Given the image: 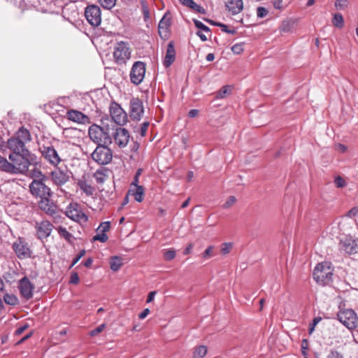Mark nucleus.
Returning <instances> with one entry per match:
<instances>
[{
  "mask_svg": "<svg viewBox=\"0 0 358 358\" xmlns=\"http://www.w3.org/2000/svg\"><path fill=\"white\" fill-rule=\"evenodd\" d=\"M8 159L10 162L0 157V170L10 174L26 175L29 166L37 164L36 156L31 152L9 155Z\"/></svg>",
  "mask_w": 358,
  "mask_h": 358,
  "instance_id": "f257e3e1",
  "label": "nucleus"
},
{
  "mask_svg": "<svg viewBox=\"0 0 358 358\" xmlns=\"http://www.w3.org/2000/svg\"><path fill=\"white\" fill-rule=\"evenodd\" d=\"M37 174L38 178L34 179L29 186L31 194L34 196L40 199L45 196H52L53 192L45 184V181L47 180L46 176L40 171H37Z\"/></svg>",
  "mask_w": 358,
  "mask_h": 358,
  "instance_id": "f03ea898",
  "label": "nucleus"
},
{
  "mask_svg": "<svg viewBox=\"0 0 358 358\" xmlns=\"http://www.w3.org/2000/svg\"><path fill=\"white\" fill-rule=\"evenodd\" d=\"M88 135L90 138L96 145L110 144L112 143L108 126L101 127L94 124L89 127Z\"/></svg>",
  "mask_w": 358,
  "mask_h": 358,
  "instance_id": "7ed1b4c3",
  "label": "nucleus"
},
{
  "mask_svg": "<svg viewBox=\"0 0 358 358\" xmlns=\"http://www.w3.org/2000/svg\"><path fill=\"white\" fill-rule=\"evenodd\" d=\"M313 275L317 284L322 286L329 285L333 280V269L330 266V263L322 262L317 264Z\"/></svg>",
  "mask_w": 358,
  "mask_h": 358,
  "instance_id": "20e7f679",
  "label": "nucleus"
},
{
  "mask_svg": "<svg viewBox=\"0 0 358 358\" xmlns=\"http://www.w3.org/2000/svg\"><path fill=\"white\" fill-rule=\"evenodd\" d=\"M107 145H97L96 149L91 154L92 159L99 165H106L113 159L112 150Z\"/></svg>",
  "mask_w": 358,
  "mask_h": 358,
  "instance_id": "39448f33",
  "label": "nucleus"
},
{
  "mask_svg": "<svg viewBox=\"0 0 358 358\" xmlns=\"http://www.w3.org/2000/svg\"><path fill=\"white\" fill-rule=\"evenodd\" d=\"M131 56L129 44L124 41L116 43L114 48L113 57L115 62L118 64H122L129 59Z\"/></svg>",
  "mask_w": 358,
  "mask_h": 358,
  "instance_id": "423d86ee",
  "label": "nucleus"
},
{
  "mask_svg": "<svg viewBox=\"0 0 358 358\" xmlns=\"http://www.w3.org/2000/svg\"><path fill=\"white\" fill-rule=\"evenodd\" d=\"M338 320L349 329H355L357 326L358 317L352 309L340 311L338 314Z\"/></svg>",
  "mask_w": 358,
  "mask_h": 358,
  "instance_id": "0eeeda50",
  "label": "nucleus"
},
{
  "mask_svg": "<svg viewBox=\"0 0 358 358\" xmlns=\"http://www.w3.org/2000/svg\"><path fill=\"white\" fill-rule=\"evenodd\" d=\"M42 157L51 165L56 167L61 162L57 151L52 145H42L39 148Z\"/></svg>",
  "mask_w": 358,
  "mask_h": 358,
  "instance_id": "6e6552de",
  "label": "nucleus"
},
{
  "mask_svg": "<svg viewBox=\"0 0 358 358\" xmlns=\"http://www.w3.org/2000/svg\"><path fill=\"white\" fill-rule=\"evenodd\" d=\"M145 63L141 61L135 62L132 65L129 73L131 82L135 85H138L143 82L145 77Z\"/></svg>",
  "mask_w": 358,
  "mask_h": 358,
  "instance_id": "1a4fd4ad",
  "label": "nucleus"
},
{
  "mask_svg": "<svg viewBox=\"0 0 358 358\" xmlns=\"http://www.w3.org/2000/svg\"><path fill=\"white\" fill-rule=\"evenodd\" d=\"M66 215L77 222H86L87 216L81 210L80 206L77 203H71L66 209Z\"/></svg>",
  "mask_w": 358,
  "mask_h": 358,
  "instance_id": "9d476101",
  "label": "nucleus"
},
{
  "mask_svg": "<svg viewBox=\"0 0 358 358\" xmlns=\"http://www.w3.org/2000/svg\"><path fill=\"white\" fill-rule=\"evenodd\" d=\"M71 175V171L66 166L55 168L50 173L52 181L57 186H62L66 184L69 180Z\"/></svg>",
  "mask_w": 358,
  "mask_h": 358,
  "instance_id": "9b49d317",
  "label": "nucleus"
},
{
  "mask_svg": "<svg viewBox=\"0 0 358 358\" xmlns=\"http://www.w3.org/2000/svg\"><path fill=\"white\" fill-rule=\"evenodd\" d=\"M13 249L20 259H27L31 256V250L28 243L23 238H17L13 244Z\"/></svg>",
  "mask_w": 358,
  "mask_h": 358,
  "instance_id": "f8f14e48",
  "label": "nucleus"
},
{
  "mask_svg": "<svg viewBox=\"0 0 358 358\" xmlns=\"http://www.w3.org/2000/svg\"><path fill=\"white\" fill-rule=\"evenodd\" d=\"M110 114L112 120L117 125H124L127 121L126 112L116 103H111L110 106Z\"/></svg>",
  "mask_w": 358,
  "mask_h": 358,
  "instance_id": "ddd939ff",
  "label": "nucleus"
},
{
  "mask_svg": "<svg viewBox=\"0 0 358 358\" xmlns=\"http://www.w3.org/2000/svg\"><path fill=\"white\" fill-rule=\"evenodd\" d=\"M85 15L87 22L94 27H97L101 24V10L95 5L88 6L85 8Z\"/></svg>",
  "mask_w": 358,
  "mask_h": 358,
  "instance_id": "4468645a",
  "label": "nucleus"
},
{
  "mask_svg": "<svg viewBox=\"0 0 358 358\" xmlns=\"http://www.w3.org/2000/svg\"><path fill=\"white\" fill-rule=\"evenodd\" d=\"M144 113L143 103L138 98H132L129 103V114L134 120H140Z\"/></svg>",
  "mask_w": 358,
  "mask_h": 358,
  "instance_id": "2eb2a0df",
  "label": "nucleus"
},
{
  "mask_svg": "<svg viewBox=\"0 0 358 358\" xmlns=\"http://www.w3.org/2000/svg\"><path fill=\"white\" fill-rule=\"evenodd\" d=\"M18 289L21 295L27 300L33 297L34 285L30 282L27 277L25 276L20 280Z\"/></svg>",
  "mask_w": 358,
  "mask_h": 358,
  "instance_id": "dca6fc26",
  "label": "nucleus"
},
{
  "mask_svg": "<svg viewBox=\"0 0 358 358\" xmlns=\"http://www.w3.org/2000/svg\"><path fill=\"white\" fill-rule=\"evenodd\" d=\"M53 225L48 220L37 222L36 224V236L41 241L46 239L51 234Z\"/></svg>",
  "mask_w": 358,
  "mask_h": 358,
  "instance_id": "f3484780",
  "label": "nucleus"
},
{
  "mask_svg": "<svg viewBox=\"0 0 358 358\" xmlns=\"http://www.w3.org/2000/svg\"><path fill=\"white\" fill-rule=\"evenodd\" d=\"M113 138L115 143L119 146L120 148H125L130 138V135L129 131L122 127L117 128L115 132L113 134Z\"/></svg>",
  "mask_w": 358,
  "mask_h": 358,
  "instance_id": "a211bd4d",
  "label": "nucleus"
},
{
  "mask_svg": "<svg viewBox=\"0 0 358 358\" xmlns=\"http://www.w3.org/2000/svg\"><path fill=\"white\" fill-rule=\"evenodd\" d=\"M8 148L11 151L9 155L28 154L31 152L26 148L25 143L15 138H11L8 141Z\"/></svg>",
  "mask_w": 358,
  "mask_h": 358,
  "instance_id": "6ab92c4d",
  "label": "nucleus"
},
{
  "mask_svg": "<svg viewBox=\"0 0 358 358\" xmlns=\"http://www.w3.org/2000/svg\"><path fill=\"white\" fill-rule=\"evenodd\" d=\"M52 196H45L38 203L39 208L49 215H54L57 210L56 203L51 199Z\"/></svg>",
  "mask_w": 358,
  "mask_h": 358,
  "instance_id": "aec40b11",
  "label": "nucleus"
},
{
  "mask_svg": "<svg viewBox=\"0 0 358 358\" xmlns=\"http://www.w3.org/2000/svg\"><path fill=\"white\" fill-rule=\"evenodd\" d=\"M171 24V21L170 14L166 13L164 15L158 25L159 34L161 37L168 36Z\"/></svg>",
  "mask_w": 358,
  "mask_h": 358,
  "instance_id": "412c9836",
  "label": "nucleus"
},
{
  "mask_svg": "<svg viewBox=\"0 0 358 358\" xmlns=\"http://www.w3.org/2000/svg\"><path fill=\"white\" fill-rule=\"evenodd\" d=\"M342 248L348 254H354L357 252L358 240L353 239L352 237H347L341 241Z\"/></svg>",
  "mask_w": 358,
  "mask_h": 358,
  "instance_id": "4be33fe9",
  "label": "nucleus"
},
{
  "mask_svg": "<svg viewBox=\"0 0 358 358\" xmlns=\"http://www.w3.org/2000/svg\"><path fill=\"white\" fill-rule=\"evenodd\" d=\"M176 59V50L173 41H170L167 45L166 55L164 59V66L169 67Z\"/></svg>",
  "mask_w": 358,
  "mask_h": 358,
  "instance_id": "5701e85b",
  "label": "nucleus"
},
{
  "mask_svg": "<svg viewBox=\"0 0 358 358\" xmlns=\"http://www.w3.org/2000/svg\"><path fill=\"white\" fill-rule=\"evenodd\" d=\"M67 117L69 120L73 121L75 122H78L80 124H85L89 122V117L83 114V113L76 110H70L67 112Z\"/></svg>",
  "mask_w": 358,
  "mask_h": 358,
  "instance_id": "b1692460",
  "label": "nucleus"
},
{
  "mask_svg": "<svg viewBox=\"0 0 358 358\" xmlns=\"http://www.w3.org/2000/svg\"><path fill=\"white\" fill-rule=\"evenodd\" d=\"M226 6L232 15H236L243 10V3L242 0H229Z\"/></svg>",
  "mask_w": 358,
  "mask_h": 358,
  "instance_id": "393cba45",
  "label": "nucleus"
},
{
  "mask_svg": "<svg viewBox=\"0 0 358 358\" xmlns=\"http://www.w3.org/2000/svg\"><path fill=\"white\" fill-rule=\"evenodd\" d=\"M15 138L20 140L24 143L29 142L31 140L29 131L25 129L24 127H22L19 129L16 133V137H15Z\"/></svg>",
  "mask_w": 358,
  "mask_h": 358,
  "instance_id": "a878e982",
  "label": "nucleus"
},
{
  "mask_svg": "<svg viewBox=\"0 0 358 358\" xmlns=\"http://www.w3.org/2000/svg\"><path fill=\"white\" fill-rule=\"evenodd\" d=\"M182 5L186 6L199 13L204 14L206 10L201 6L198 5L193 0H180Z\"/></svg>",
  "mask_w": 358,
  "mask_h": 358,
  "instance_id": "bb28decb",
  "label": "nucleus"
},
{
  "mask_svg": "<svg viewBox=\"0 0 358 358\" xmlns=\"http://www.w3.org/2000/svg\"><path fill=\"white\" fill-rule=\"evenodd\" d=\"M208 352L207 347L205 345H199L194 348L193 352V358H203Z\"/></svg>",
  "mask_w": 358,
  "mask_h": 358,
  "instance_id": "cd10ccee",
  "label": "nucleus"
},
{
  "mask_svg": "<svg viewBox=\"0 0 358 358\" xmlns=\"http://www.w3.org/2000/svg\"><path fill=\"white\" fill-rule=\"evenodd\" d=\"M106 172H107V170L99 169L97 170L94 173V178L96 180V182L99 184H103L107 178V175L106 174Z\"/></svg>",
  "mask_w": 358,
  "mask_h": 358,
  "instance_id": "c85d7f7f",
  "label": "nucleus"
},
{
  "mask_svg": "<svg viewBox=\"0 0 358 358\" xmlns=\"http://www.w3.org/2000/svg\"><path fill=\"white\" fill-rule=\"evenodd\" d=\"M144 188L141 185H136V189L133 192L132 195L137 202H141L143 199Z\"/></svg>",
  "mask_w": 358,
  "mask_h": 358,
  "instance_id": "c756f323",
  "label": "nucleus"
},
{
  "mask_svg": "<svg viewBox=\"0 0 358 358\" xmlns=\"http://www.w3.org/2000/svg\"><path fill=\"white\" fill-rule=\"evenodd\" d=\"M332 24L334 26L338 28H341L344 24V20L341 13H335L332 19Z\"/></svg>",
  "mask_w": 358,
  "mask_h": 358,
  "instance_id": "7c9ffc66",
  "label": "nucleus"
},
{
  "mask_svg": "<svg viewBox=\"0 0 358 358\" xmlns=\"http://www.w3.org/2000/svg\"><path fill=\"white\" fill-rule=\"evenodd\" d=\"M79 187L81 190H83L87 195L91 196L93 194L94 192V188L89 184H87V182L83 181L79 182L78 183Z\"/></svg>",
  "mask_w": 358,
  "mask_h": 358,
  "instance_id": "2f4dec72",
  "label": "nucleus"
},
{
  "mask_svg": "<svg viewBox=\"0 0 358 358\" xmlns=\"http://www.w3.org/2000/svg\"><path fill=\"white\" fill-rule=\"evenodd\" d=\"M110 269L113 271H118L122 266L121 259L118 257H113L110 261Z\"/></svg>",
  "mask_w": 358,
  "mask_h": 358,
  "instance_id": "473e14b6",
  "label": "nucleus"
},
{
  "mask_svg": "<svg viewBox=\"0 0 358 358\" xmlns=\"http://www.w3.org/2000/svg\"><path fill=\"white\" fill-rule=\"evenodd\" d=\"M3 300L6 303L11 306H15L18 303L17 298L13 294H5L3 296Z\"/></svg>",
  "mask_w": 358,
  "mask_h": 358,
  "instance_id": "72a5a7b5",
  "label": "nucleus"
},
{
  "mask_svg": "<svg viewBox=\"0 0 358 358\" xmlns=\"http://www.w3.org/2000/svg\"><path fill=\"white\" fill-rule=\"evenodd\" d=\"M59 234L63 237L65 240L70 241L71 238L73 237L72 234L69 232L66 228L59 227L58 229Z\"/></svg>",
  "mask_w": 358,
  "mask_h": 358,
  "instance_id": "f704fd0d",
  "label": "nucleus"
},
{
  "mask_svg": "<svg viewBox=\"0 0 358 358\" xmlns=\"http://www.w3.org/2000/svg\"><path fill=\"white\" fill-rule=\"evenodd\" d=\"M176 251L171 248L164 252L163 257L166 261H171L176 257Z\"/></svg>",
  "mask_w": 358,
  "mask_h": 358,
  "instance_id": "c9c22d12",
  "label": "nucleus"
},
{
  "mask_svg": "<svg viewBox=\"0 0 358 358\" xmlns=\"http://www.w3.org/2000/svg\"><path fill=\"white\" fill-rule=\"evenodd\" d=\"M100 4L106 9H110L115 5L116 0H99Z\"/></svg>",
  "mask_w": 358,
  "mask_h": 358,
  "instance_id": "e433bc0d",
  "label": "nucleus"
},
{
  "mask_svg": "<svg viewBox=\"0 0 358 358\" xmlns=\"http://www.w3.org/2000/svg\"><path fill=\"white\" fill-rule=\"evenodd\" d=\"M193 22L196 28H198L206 33L210 32V28L208 27H207L206 25H205L204 24H203L201 21H199L196 19H193Z\"/></svg>",
  "mask_w": 358,
  "mask_h": 358,
  "instance_id": "4c0bfd02",
  "label": "nucleus"
},
{
  "mask_svg": "<svg viewBox=\"0 0 358 358\" xmlns=\"http://www.w3.org/2000/svg\"><path fill=\"white\" fill-rule=\"evenodd\" d=\"M149 124V122H144L143 124H141L140 127L138 129L136 132H138L141 135V136H145Z\"/></svg>",
  "mask_w": 358,
  "mask_h": 358,
  "instance_id": "58836bf2",
  "label": "nucleus"
},
{
  "mask_svg": "<svg viewBox=\"0 0 358 358\" xmlns=\"http://www.w3.org/2000/svg\"><path fill=\"white\" fill-rule=\"evenodd\" d=\"M348 0H337L335 2V7L338 10H343L348 6Z\"/></svg>",
  "mask_w": 358,
  "mask_h": 358,
  "instance_id": "ea45409f",
  "label": "nucleus"
},
{
  "mask_svg": "<svg viewBox=\"0 0 358 358\" xmlns=\"http://www.w3.org/2000/svg\"><path fill=\"white\" fill-rule=\"evenodd\" d=\"M108 237L106 234L101 232L100 234H97L92 238L93 241H99L101 243H105L107 241Z\"/></svg>",
  "mask_w": 358,
  "mask_h": 358,
  "instance_id": "a19ab883",
  "label": "nucleus"
},
{
  "mask_svg": "<svg viewBox=\"0 0 358 358\" xmlns=\"http://www.w3.org/2000/svg\"><path fill=\"white\" fill-rule=\"evenodd\" d=\"M110 227V222H103L100 224L99 227L97 228V231H99L100 232L106 233Z\"/></svg>",
  "mask_w": 358,
  "mask_h": 358,
  "instance_id": "79ce46f5",
  "label": "nucleus"
},
{
  "mask_svg": "<svg viewBox=\"0 0 358 358\" xmlns=\"http://www.w3.org/2000/svg\"><path fill=\"white\" fill-rule=\"evenodd\" d=\"M244 43H236L231 47V51L236 55L241 54L243 51Z\"/></svg>",
  "mask_w": 358,
  "mask_h": 358,
  "instance_id": "37998d69",
  "label": "nucleus"
},
{
  "mask_svg": "<svg viewBox=\"0 0 358 358\" xmlns=\"http://www.w3.org/2000/svg\"><path fill=\"white\" fill-rule=\"evenodd\" d=\"M231 91L229 86L222 87L217 93V98H223Z\"/></svg>",
  "mask_w": 358,
  "mask_h": 358,
  "instance_id": "c03bdc74",
  "label": "nucleus"
},
{
  "mask_svg": "<svg viewBox=\"0 0 358 358\" xmlns=\"http://www.w3.org/2000/svg\"><path fill=\"white\" fill-rule=\"evenodd\" d=\"M236 201V199L234 196H230L225 203L223 204L222 208H229L232 205H234Z\"/></svg>",
  "mask_w": 358,
  "mask_h": 358,
  "instance_id": "a18cd8bd",
  "label": "nucleus"
},
{
  "mask_svg": "<svg viewBox=\"0 0 358 358\" xmlns=\"http://www.w3.org/2000/svg\"><path fill=\"white\" fill-rule=\"evenodd\" d=\"M232 248V243H224L222 245L221 252L222 255L228 254Z\"/></svg>",
  "mask_w": 358,
  "mask_h": 358,
  "instance_id": "49530a36",
  "label": "nucleus"
},
{
  "mask_svg": "<svg viewBox=\"0 0 358 358\" xmlns=\"http://www.w3.org/2000/svg\"><path fill=\"white\" fill-rule=\"evenodd\" d=\"M321 320L322 318L320 317H317L313 319V322L309 325V334H312L313 332L315 326L321 321Z\"/></svg>",
  "mask_w": 358,
  "mask_h": 358,
  "instance_id": "de8ad7c7",
  "label": "nucleus"
},
{
  "mask_svg": "<svg viewBox=\"0 0 358 358\" xmlns=\"http://www.w3.org/2000/svg\"><path fill=\"white\" fill-rule=\"evenodd\" d=\"M216 26L220 27L222 31L225 32V33H228V34H234L236 32V31L235 29H228V27L226 24H222V23L216 24Z\"/></svg>",
  "mask_w": 358,
  "mask_h": 358,
  "instance_id": "09e8293b",
  "label": "nucleus"
},
{
  "mask_svg": "<svg viewBox=\"0 0 358 358\" xmlns=\"http://www.w3.org/2000/svg\"><path fill=\"white\" fill-rule=\"evenodd\" d=\"M106 327V324H102L101 325H99V327H97L96 328L94 329L93 330H92L90 332V335L91 336H96L97 334H99V333H101L105 328Z\"/></svg>",
  "mask_w": 358,
  "mask_h": 358,
  "instance_id": "8fccbe9b",
  "label": "nucleus"
},
{
  "mask_svg": "<svg viewBox=\"0 0 358 358\" xmlns=\"http://www.w3.org/2000/svg\"><path fill=\"white\" fill-rule=\"evenodd\" d=\"M268 14V10L264 7H258L257 10V15L258 17L263 18Z\"/></svg>",
  "mask_w": 358,
  "mask_h": 358,
  "instance_id": "3c124183",
  "label": "nucleus"
},
{
  "mask_svg": "<svg viewBox=\"0 0 358 358\" xmlns=\"http://www.w3.org/2000/svg\"><path fill=\"white\" fill-rule=\"evenodd\" d=\"M334 183L337 187H343L345 185V180L341 176H337L335 178Z\"/></svg>",
  "mask_w": 358,
  "mask_h": 358,
  "instance_id": "603ef678",
  "label": "nucleus"
},
{
  "mask_svg": "<svg viewBox=\"0 0 358 358\" xmlns=\"http://www.w3.org/2000/svg\"><path fill=\"white\" fill-rule=\"evenodd\" d=\"M213 246H208L205 251L203 253V258L204 259H208L210 257H212V252H213Z\"/></svg>",
  "mask_w": 358,
  "mask_h": 358,
  "instance_id": "864d4df0",
  "label": "nucleus"
},
{
  "mask_svg": "<svg viewBox=\"0 0 358 358\" xmlns=\"http://www.w3.org/2000/svg\"><path fill=\"white\" fill-rule=\"evenodd\" d=\"M85 254V251L84 250H81L76 255V257L73 259V262H72V264H71L70 267L73 266L81 259V257L84 256Z\"/></svg>",
  "mask_w": 358,
  "mask_h": 358,
  "instance_id": "5fc2aeb1",
  "label": "nucleus"
},
{
  "mask_svg": "<svg viewBox=\"0 0 358 358\" xmlns=\"http://www.w3.org/2000/svg\"><path fill=\"white\" fill-rule=\"evenodd\" d=\"M70 283L76 285L79 282V277L77 273H73L71 275Z\"/></svg>",
  "mask_w": 358,
  "mask_h": 358,
  "instance_id": "6e6d98bb",
  "label": "nucleus"
},
{
  "mask_svg": "<svg viewBox=\"0 0 358 358\" xmlns=\"http://www.w3.org/2000/svg\"><path fill=\"white\" fill-rule=\"evenodd\" d=\"M327 358H343V355L337 351L331 350Z\"/></svg>",
  "mask_w": 358,
  "mask_h": 358,
  "instance_id": "4d7b16f0",
  "label": "nucleus"
},
{
  "mask_svg": "<svg viewBox=\"0 0 358 358\" xmlns=\"http://www.w3.org/2000/svg\"><path fill=\"white\" fill-rule=\"evenodd\" d=\"M273 5L276 9H282L284 7L283 1L282 0H274Z\"/></svg>",
  "mask_w": 358,
  "mask_h": 358,
  "instance_id": "13d9d810",
  "label": "nucleus"
},
{
  "mask_svg": "<svg viewBox=\"0 0 358 358\" xmlns=\"http://www.w3.org/2000/svg\"><path fill=\"white\" fill-rule=\"evenodd\" d=\"M28 327V324H24V325H22L20 327H18L16 330H15V335H20L22 334Z\"/></svg>",
  "mask_w": 358,
  "mask_h": 358,
  "instance_id": "bf43d9fd",
  "label": "nucleus"
},
{
  "mask_svg": "<svg viewBox=\"0 0 358 358\" xmlns=\"http://www.w3.org/2000/svg\"><path fill=\"white\" fill-rule=\"evenodd\" d=\"M149 313L150 310L148 308H145L138 315V318L143 320L145 318Z\"/></svg>",
  "mask_w": 358,
  "mask_h": 358,
  "instance_id": "052dcab7",
  "label": "nucleus"
},
{
  "mask_svg": "<svg viewBox=\"0 0 358 358\" xmlns=\"http://www.w3.org/2000/svg\"><path fill=\"white\" fill-rule=\"evenodd\" d=\"M155 294H156V292L155 291L150 292L148 294L146 302L147 303H150V302L152 301L154 298H155Z\"/></svg>",
  "mask_w": 358,
  "mask_h": 358,
  "instance_id": "680f3d73",
  "label": "nucleus"
},
{
  "mask_svg": "<svg viewBox=\"0 0 358 358\" xmlns=\"http://www.w3.org/2000/svg\"><path fill=\"white\" fill-rule=\"evenodd\" d=\"M307 345H308L307 340L306 339H303L302 341V344H301V349H302V352H303V355H305L306 350L308 349Z\"/></svg>",
  "mask_w": 358,
  "mask_h": 358,
  "instance_id": "e2e57ef3",
  "label": "nucleus"
},
{
  "mask_svg": "<svg viewBox=\"0 0 358 358\" xmlns=\"http://www.w3.org/2000/svg\"><path fill=\"white\" fill-rule=\"evenodd\" d=\"M199 114V110L196 109H192L188 113V116L189 117H194Z\"/></svg>",
  "mask_w": 358,
  "mask_h": 358,
  "instance_id": "0e129e2a",
  "label": "nucleus"
},
{
  "mask_svg": "<svg viewBox=\"0 0 358 358\" xmlns=\"http://www.w3.org/2000/svg\"><path fill=\"white\" fill-rule=\"evenodd\" d=\"M196 34L200 38V39L202 41H206L208 40L207 36L200 31H198Z\"/></svg>",
  "mask_w": 358,
  "mask_h": 358,
  "instance_id": "69168bd1",
  "label": "nucleus"
},
{
  "mask_svg": "<svg viewBox=\"0 0 358 358\" xmlns=\"http://www.w3.org/2000/svg\"><path fill=\"white\" fill-rule=\"evenodd\" d=\"M357 212H358V209H357V208H354L351 209V210L348 212V215L349 217H354V216H355V215H356V214L357 213Z\"/></svg>",
  "mask_w": 358,
  "mask_h": 358,
  "instance_id": "338daca9",
  "label": "nucleus"
},
{
  "mask_svg": "<svg viewBox=\"0 0 358 358\" xmlns=\"http://www.w3.org/2000/svg\"><path fill=\"white\" fill-rule=\"evenodd\" d=\"M337 149L341 152H345V150H347V147L343 144H338L337 145Z\"/></svg>",
  "mask_w": 358,
  "mask_h": 358,
  "instance_id": "774afa93",
  "label": "nucleus"
}]
</instances>
